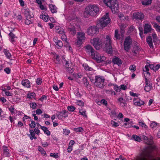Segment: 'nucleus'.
<instances>
[{
	"label": "nucleus",
	"instance_id": "nucleus-1",
	"mask_svg": "<svg viewBox=\"0 0 160 160\" xmlns=\"http://www.w3.org/2000/svg\"><path fill=\"white\" fill-rule=\"evenodd\" d=\"M99 11V8L97 6L91 4L85 8L84 15L86 17H89L90 16H94L96 15Z\"/></svg>",
	"mask_w": 160,
	"mask_h": 160
},
{
	"label": "nucleus",
	"instance_id": "nucleus-2",
	"mask_svg": "<svg viewBox=\"0 0 160 160\" xmlns=\"http://www.w3.org/2000/svg\"><path fill=\"white\" fill-rule=\"evenodd\" d=\"M104 3L112 10L113 13L118 12V4L117 0H103Z\"/></svg>",
	"mask_w": 160,
	"mask_h": 160
},
{
	"label": "nucleus",
	"instance_id": "nucleus-3",
	"mask_svg": "<svg viewBox=\"0 0 160 160\" xmlns=\"http://www.w3.org/2000/svg\"><path fill=\"white\" fill-rule=\"evenodd\" d=\"M110 18L108 17V13H107L97 22V27L102 29L110 22Z\"/></svg>",
	"mask_w": 160,
	"mask_h": 160
},
{
	"label": "nucleus",
	"instance_id": "nucleus-4",
	"mask_svg": "<svg viewBox=\"0 0 160 160\" xmlns=\"http://www.w3.org/2000/svg\"><path fill=\"white\" fill-rule=\"evenodd\" d=\"M93 59L95 60L98 63H100L105 61L106 57L103 56H101L96 51H94L91 55Z\"/></svg>",
	"mask_w": 160,
	"mask_h": 160
},
{
	"label": "nucleus",
	"instance_id": "nucleus-5",
	"mask_svg": "<svg viewBox=\"0 0 160 160\" xmlns=\"http://www.w3.org/2000/svg\"><path fill=\"white\" fill-rule=\"evenodd\" d=\"M132 43V38L130 36L127 37L124 42V48L126 52H128L131 48V45Z\"/></svg>",
	"mask_w": 160,
	"mask_h": 160
},
{
	"label": "nucleus",
	"instance_id": "nucleus-6",
	"mask_svg": "<svg viewBox=\"0 0 160 160\" xmlns=\"http://www.w3.org/2000/svg\"><path fill=\"white\" fill-rule=\"evenodd\" d=\"M106 39L105 43L106 51L108 54H112V50L110 37L108 36H107Z\"/></svg>",
	"mask_w": 160,
	"mask_h": 160
},
{
	"label": "nucleus",
	"instance_id": "nucleus-7",
	"mask_svg": "<svg viewBox=\"0 0 160 160\" xmlns=\"http://www.w3.org/2000/svg\"><path fill=\"white\" fill-rule=\"evenodd\" d=\"M150 156V152L147 150H145L137 157L134 160H148L147 158Z\"/></svg>",
	"mask_w": 160,
	"mask_h": 160
},
{
	"label": "nucleus",
	"instance_id": "nucleus-8",
	"mask_svg": "<svg viewBox=\"0 0 160 160\" xmlns=\"http://www.w3.org/2000/svg\"><path fill=\"white\" fill-rule=\"evenodd\" d=\"M104 79L99 76H95V82L94 84L99 88H104L103 85Z\"/></svg>",
	"mask_w": 160,
	"mask_h": 160
},
{
	"label": "nucleus",
	"instance_id": "nucleus-9",
	"mask_svg": "<svg viewBox=\"0 0 160 160\" xmlns=\"http://www.w3.org/2000/svg\"><path fill=\"white\" fill-rule=\"evenodd\" d=\"M91 42L97 50H99L102 48V42L98 38H94L91 40Z\"/></svg>",
	"mask_w": 160,
	"mask_h": 160
},
{
	"label": "nucleus",
	"instance_id": "nucleus-10",
	"mask_svg": "<svg viewBox=\"0 0 160 160\" xmlns=\"http://www.w3.org/2000/svg\"><path fill=\"white\" fill-rule=\"evenodd\" d=\"M98 32V29L96 27L91 26L88 29L87 32L89 35H92L97 33Z\"/></svg>",
	"mask_w": 160,
	"mask_h": 160
},
{
	"label": "nucleus",
	"instance_id": "nucleus-11",
	"mask_svg": "<svg viewBox=\"0 0 160 160\" xmlns=\"http://www.w3.org/2000/svg\"><path fill=\"white\" fill-rule=\"evenodd\" d=\"M78 39L77 43V44H81L83 40H84L85 38V33L83 32H78Z\"/></svg>",
	"mask_w": 160,
	"mask_h": 160
},
{
	"label": "nucleus",
	"instance_id": "nucleus-12",
	"mask_svg": "<svg viewBox=\"0 0 160 160\" xmlns=\"http://www.w3.org/2000/svg\"><path fill=\"white\" fill-rule=\"evenodd\" d=\"M53 41L56 44V47L58 49H61L63 46V44L62 41L58 40L57 37H55L53 38Z\"/></svg>",
	"mask_w": 160,
	"mask_h": 160
},
{
	"label": "nucleus",
	"instance_id": "nucleus-13",
	"mask_svg": "<svg viewBox=\"0 0 160 160\" xmlns=\"http://www.w3.org/2000/svg\"><path fill=\"white\" fill-rule=\"evenodd\" d=\"M133 17L136 19L142 20L144 18V15L142 12H138L133 13Z\"/></svg>",
	"mask_w": 160,
	"mask_h": 160
},
{
	"label": "nucleus",
	"instance_id": "nucleus-14",
	"mask_svg": "<svg viewBox=\"0 0 160 160\" xmlns=\"http://www.w3.org/2000/svg\"><path fill=\"white\" fill-rule=\"evenodd\" d=\"M68 112L66 110H63L60 112H58L57 114H56L57 117L58 118L60 119L62 118V117L65 118L68 116Z\"/></svg>",
	"mask_w": 160,
	"mask_h": 160
},
{
	"label": "nucleus",
	"instance_id": "nucleus-15",
	"mask_svg": "<svg viewBox=\"0 0 160 160\" xmlns=\"http://www.w3.org/2000/svg\"><path fill=\"white\" fill-rule=\"evenodd\" d=\"M68 30L69 33L72 35H75L76 33V31L75 29V27L73 24L71 23H70L68 27Z\"/></svg>",
	"mask_w": 160,
	"mask_h": 160
},
{
	"label": "nucleus",
	"instance_id": "nucleus-16",
	"mask_svg": "<svg viewBox=\"0 0 160 160\" xmlns=\"http://www.w3.org/2000/svg\"><path fill=\"white\" fill-rule=\"evenodd\" d=\"M134 105L136 106H141L144 104V102L139 98H137L133 100Z\"/></svg>",
	"mask_w": 160,
	"mask_h": 160
},
{
	"label": "nucleus",
	"instance_id": "nucleus-17",
	"mask_svg": "<svg viewBox=\"0 0 160 160\" xmlns=\"http://www.w3.org/2000/svg\"><path fill=\"white\" fill-rule=\"evenodd\" d=\"M85 51L87 53L91 55L93 53V52L95 51L93 48L90 45H88L84 47Z\"/></svg>",
	"mask_w": 160,
	"mask_h": 160
},
{
	"label": "nucleus",
	"instance_id": "nucleus-18",
	"mask_svg": "<svg viewBox=\"0 0 160 160\" xmlns=\"http://www.w3.org/2000/svg\"><path fill=\"white\" fill-rule=\"evenodd\" d=\"M3 155L5 157H9L10 156V152L7 147L4 146L2 147Z\"/></svg>",
	"mask_w": 160,
	"mask_h": 160
},
{
	"label": "nucleus",
	"instance_id": "nucleus-19",
	"mask_svg": "<svg viewBox=\"0 0 160 160\" xmlns=\"http://www.w3.org/2000/svg\"><path fill=\"white\" fill-rule=\"evenodd\" d=\"M112 61L114 64H117L119 66H120L122 63L121 60L116 56L114 57Z\"/></svg>",
	"mask_w": 160,
	"mask_h": 160
},
{
	"label": "nucleus",
	"instance_id": "nucleus-20",
	"mask_svg": "<svg viewBox=\"0 0 160 160\" xmlns=\"http://www.w3.org/2000/svg\"><path fill=\"white\" fill-rule=\"evenodd\" d=\"M144 34H147L151 32L152 30L151 25L148 24H146L144 26Z\"/></svg>",
	"mask_w": 160,
	"mask_h": 160
},
{
	"label": "nucleus",
	"instance_id": "nucleus-21",
	"mask_svg": "<svg viewBox=\"0 0 160 160\" xmlns=\"http://www.w3.org/2000/svg\"><path fill=\"white\" fill-rule=\"evenodd\" d=\"M127 25L124 23L122 24L121 25H119L121 35L122 38L124 36L123 34L125 33V28L127 27Z\"/></svg>",
	"mask_w": 160,
	"mask_h": 160
},
{
	"label": "nucleus",
	"instance_id": "nucleus-22",
	"mask_svg": "<svg viewBox=\"0 0 160 160\" xmlns=\"http://www.w3.org/2000/svg\"><path fill=\"white\" fill-rule=\"evenodd\" d=\"M24 13L27 18L31 19L33 17V14H30V12L28 9H26L24 10Z\"/></svg>",
	"mask_w": 160,
	"mask_h": 160
},
{
	"label": "nucleus",
	"instance_id": "nucleus-23",
	"mask_svg": "<svg viewBox=\"0 0 160 160\" xmlns=\"http://www.w3.org/2000/svg\"><path fill=\"white\" fill-rule=\"evenodd\" d=\"M22 85L27 88L30 87V82L28 79L23 80L22 81Z\"/></svg>",
	"mask_w": 160,
	"mask_h": 160
},
{
	"label": "nucleus",
	"instance_id": "nucleus-24",
	"mask_svg": "<svg viewBox=\"0 0 160 160\" xmlns=\"http://www.w3.org/2000/svg\"><path fill=\"white\" fill-rule=\"evenodd\" d=\"M146 41L150 48H153V46L152 37L151 36L148 37L147 38Z\"/></svg>",
	"mask_w": 160,
	"mask_h": 160
},
{
	"label": "nucleus",
	"instance_id": "nucleus-25",
	"mask_svg": "<svg viewBox=\"0 0 160 160\" xmlns=\"http://www.w3.org/2000/svg\"><path fill=\"white\" fill-rule=\"evenodd\" d=\"M34 132V131L32 129L30 130L29 131L30 134L28 135V136L31 140H32L33 139H36L37 138V137H35V134Z\"/></svg>",
	"mask_w": 160,
	"mask_h": 160
},
{
	"label": "nucleus",
	"instance_id": "nucleus-26",
	"mask_svg": "<svg viewBox=\"0 0 160 160\" xmlns=\"http://www.w3.org/2000/svg\"><path fill=\"white\" fill-rule=\"evenodd\" d=\"M56 32L59 34H62L63 33L64 31L63 29L58 26H56Z\"/></svg>",
	"mask_w": 160,
	"mask_h": 160
},
{
	"label": "nucleus",
	"instance_id": "nucleus-27",
	"mask_svg": "<svg viewBox=\"0 0 160 160\" xmlns=\"http://www.w3.org/2000/svg\"><path fill=\"white\" fill-rule=\"evenodd\" d=\"M40 126L41 128L44 131V132L48 136H49L50 135V132L47 127L41 125H40Z\"/></svg>",
	"mask_w": 160,
	"mask_h": 160
},
{
	"label": "nucleus",
	"instance_id": "nucleus-28",
	"mask_svg": "<svg viewBox=\"0 0 160 160\" xmlns=\"http://www.w3.org/2000/svg\"><path fill=\"white\" fill-rule=\"evenodd\" d=\"M49 8L52 13H54L57 12V7L54 5L50 4L49 5Z\"/></svg>",
	"mask_w": 160,
	"mask_h": 160
},
{
	"label": "nucleus",
	"instance_id": "nucleus-29",
	"mask_svg": "<svg viewBox=\"0 0 160 160\" xmlns=\"http://www.w3.org/2000/svg\"><path fill=\"white\" fill-rule=\"evenodd\" d=\"M118 30H115V35L114 37L116 39H120L122 37L121 35H120L118 33Z\"/></svg>",
	"mask_w": 160,
	"mask_h": 160
},
{
	"label": "nucleus",
	"instance_id": "nucleus-30",
	"mask_svg": "<svg viewBox=\"0 0 160 160\" xmlns=\"http://www.w3.org/2000/svg\"><path fill=\"white\" fill-rule=\"evenodd\" d=\"M4 54L8 58L10 59L11 57L10 53L7 49H4L3 51Z\"/></svg>",
	"mask_w": 160,
	"mask_h": 160
},
{
	"label": "nucleus",
	"instance_id": "nucleus-31",
	"mask_svg": "<svg viewBox=\"0 0 160 160\" xmlns=\"http://www.w3.org/2000/svg\"><path fill=\"white\" fill-rule=\"evenodd\" d=\"M139 49L140 48H139L137 43L136 42H134L132 50L138 51Z\"/></svg>",
	"mask_w": 160,
	"mask_h": 160
},
{
	"label": "nucleus",
	"instance_id": "nucleus-32",
	"mask_svg": "<svg viewBox=\"0 0 160 160\" xmlns=\"http://www.w3.org/2000/svg\"><path fill=\"white\" fill-rule=\"evenodd\" d=\"M84 69L87 71H92L93 70V69L91 67H89L87 64H85L83 65Z\"/></svg>",
	"mask_w": 160,
	"mask_h": 160
},
{
	"label": "nucleus",
	"instance_id": "nucleus-33",
	"mask_svg": "<svg viewBox=\"0 0 160 160\" xmlns=\"http://www.w3.org/2000/svg\"><path fill=\"white\" fill-rule=\"evenodd\" d=\"M152 84L150 85H145L144 87V90L146 92H148L150 91L152 88Z\"/></svg>",
	"mask_w": 160,
	"mask_h": 160
},
{
	"label": "nucleus",
	"instance_id": "nucleus-34",
	"mask_svg": "<svg viewBox=\"0 0 160 160\" xmlns=\"http://www.w3.org/2000/svg\"><path fill=\"white\" fill-rule=\"evenodd\" d=\"M152 3V0H146L142 2V4L143 5H148Z\"/></svg>",
	"mask_w": 160,
	"mask_h": 160
},
{
	"label": "nucleus",
	"instance_id": "nucleus-35",
	"mask_svg": "<svg viewBox=\"0 0 160 160\" xmlns=\"http://www.w3.org/2000/svg\"><path fill=\"white\" fill-rule=\"evenodd\" d=\"M132 138L135 141L139 142H140L141 140V138L139 136L136 135H133Z\"/></svg>",
	"mask_w": 160,
	"mask_h": 160
},
{
	"label": "nucleus",
	"instance_id": "nucleus-36",
	"mask_svg": "<svg viewBox=\"0 0 160 160\" xmlns=\"http://www.w3.org/2000/svg\"><path fill=\"white\" fill-rule=\"evenodd\" d=\"M66 70L67 72L70 74L73 73L74 69L73 68L67 67Z\"/></svg>",
	"mask_w": 160,
	"mask_h": 160
},
{
	"label": "nucleus",
	"instance_id": "nucleus-37",
	"mask_svg": "<svg viewBox=\"0 0 160 160\" xmlns=\"http://www.w3.org/2000/svg\"><path fill=\"white\" fill-rule=\"evenodd\" d=\"M118 101L120 102L121 104H123V105L125 106V104H126V103L125 102V100H124L123 98H119L118 99Z\"/></svg>",
	"mask_w": 160,
	"mask_h": 160
},
{
	"label": "nucleus",
	"instance_id": "nucleus-38",
	"mask_svg": "<svg viewBox=\"0 0 160 160\" xmlns=\"http://www.w3.org/2000/svg\"><path fill=\"white\" fill-rule=\"evenodd\" d=\"M68 110L70 112H73L75 109V108L72 106H68L67 107Z\"/></svg>",
	"mask_w": 160,
	"mask_h": 160
},
{
	"label": "nucleus",
	"instance_id": "nucleus-39",
	"mask_svg": "<svg viewBox=\"0 0 160 160\" xmlns=\"http://www.w3.org/2000/svg\"><path fill=\"white\" fill-rule=\"evenodd\" d=\"M136 67L134 65H131L129 67V69L132 72H133L136 70Z\"/></svg>",
	"mask_w": 160,
	"mask_h": 160
},
{
	"label": "nucleus",
	"instance_id": "nucleus-40",
	"mask_svg": "<svg viewBox=\"0 0 160 160\" xmlns=\"http://www.w3.org/2000/svg\"><path fill=\"white\" fill-rule=\"evenodd\" d=\"M9 35L11 38V42H13L14 40L13 39L15 38V35L12 32H10Z\"/></svg>",
	"mask_w": 160,
	"mask_h": 160
},
{
	"label": "nucleus",
	"instance_id": "nucleus-41",
	"mask_svg": "<svg viewBox=\"0 0 160 160\" xmlns=\"http://www.w3.org/2000/svg\"><path fill=\"white\" fill-rule=\"evenodd\" d=\"M38 151H39L40 152H41V153L42 154H46V152L45 151H44V149L41 147H40V146L38 147Z\"/></svg>",
	"mask_w": 160,
	"mask_h": 160
},
{
	"label": "nucleus",
	"instance_id": "nucleus-42",
	"mask_svg": "<svg viewBox=\"0 0 160 160\" xmlns=\"http://www.w3.org/2000/svg\"><path fill=\"white\" fill-rule=\"evenodd\" d=\"M111 123L112 124L113 127H116L119 126L118 123L117 122L113 120L111 121Z\"/></svg>",
	"mask_w": 160,
	"mask_h": 160
},
{
	"label": "nucleus",
	"instance_id": "nucleus-43",
	"mask_svg": "<svg viewBox=\"0 0 160 160\" xmlns=\"http://www.w3.org/2000/svg\"><path fill=\"white\" fill-rule=\"evenodd\" d=\"M74 130L76 132H82L83 131V128L81 127L75 128Z\"/></svg>",
	"mask_w": 160,
	"mask_h": 160
},
{
	"label": "nucleus",
	"instance_id": "nucleus-44",
	"mask_svg": "<svg viewBox=\"0 0 160 160\" xmlns=\"http://www.w3.org/2000/svg\"><path fill=\"white\" fill-rule=\"evenodd\" d=\"M30 107L33 109H35L37 106V104L35 102L31 103H30Z\"/></svg>",
	"mask_w": 160,
	"mask_h": 160
},
{
	"label": "nucleus",
	"instance_id": "nucleus-45",
	"mask_svg": "<svg viewBox=\"0 0 160 160\" xmlns=\"http://www.w3.org/2000/svg\"><path fill=\"white\" fill-rule=\"evenodd\" d=\"M139 125L142 127H143L144 128H147L148 127L147 125L143 122H139Z\"/></svg>",
	"mask_w": 160,
	"mask_h": 160
},
{
	"label": "nucleus",
	"instance_id": "nucleus-46",
	"mask_svg": "<svg viewBox=\"0 0 160 160\" xmlns=\"http://www.w3.org/2000/svg\"><path fill=\"white\" fill-rule=\"evenodd\" d=\"M70 131L69 130L64 129L63 133L66 135H68L70 133Z\"/></svg>",
	"mask_w": 160,
	"mask_h": 160
},
{
	"label": "nucleus",
	"instance_id": "nucleus-47",
	"mask_svg": "<svg viewBox=\"0 0 160 160\" xmlns=\"http://www.w3.org/2000/svg\"><path fill=\"white\" fill-rule=\"evenodd\" d=\"M149 66L148 65H146L145 67V71H144H144H146L147 72V74H148L149 75V76H150V73L148 72L149 71V69L148 68Z\"/></svg>",
	"mask_w": 160,
	"mask_h": 160
},
{
	"label": "nucleus",
	"instance_id": "nucleus-48",
	"mask_svg": "<svg viewBox=\"0 0 160 160\" xmlns=\"http://www.w3.org/2000/svg\"><path fill=\"white\" fill-rule=\"evenodd\" d=\"M158 124L156 122H153L150 125V127L152 128L156 127Z\"/></svg>",
	"mask_w": 160,
	"mask_h": 160
},
{
	"label": "nucleus",
	"instance_id": "nucleus-49",
	"mask_svg": "<svg viewBox=\"0 0 160 160\" xmlns=\"http://www.w3.org/2000/svg\"><path fill=\"white\" fill-rule=\"evenodd\" d=\"M145 85H150L152 84V83H150V81L147 79L146 77H145Z\"/></svg>",
	"mask_w": 160,
	"mask_h": 160
},
{
	"label": "nucleus",
	"instance_id": "nucleus-50",
	"mask_svg": "<svg viewBox=\"0 0 160 160\" xmlns=\"http://www.w3.org/2000/svg\"><path fill=\"white\" fill-rule=\"evenodd\" d=\"M30 127L32 128H34L36 126L35 122L34 121H32L31 123L29 124Z\"/></svg>",
	"mask_w": 160,
	"mask_h": 160
},
{
	"label": "nucleus",
	"instance_id": "nucleus-51",
	"mask_svg": "<svg viewBox=\"0 0 160 160\" xmlns=\"http://www.w3.org/2000/svg\"><path fill=\"white\" fill-rule=\"evenodd\" d=\"M30 19H28L26 18V19L25 21V24L27 25H28L32 23V22L31 20H30Z\"/></svg>",
	"mask_w": 160,
	"mask_h": 160
},
{
	"label": "nucleus",
	"instance_id": "nucleus-52",
	"mask_svg": "<svg viewBox=\"0 0 160 160\" xmlns=\"http://www.w3.org/2000/svg\"><path fill=\"white\" fill-rule=\"evenodd\" d=\"M114 89L117 92H120L121 90L120 88H119L117 85H114Z\"/></svg>",
	"mask_w": 160,
	"mask_h": 160
},
{
	"label": "nucleus",
	"instance_id": "nucleus-53",
	"mask_svg": "<svg viewBox=\"0 0 160 160\" xmlns=\"http://www.w3.org/2000/svg\"><path fill=\"white\" fill-rule=\"evenodd\" d=\"M118 17L121 20H124L125 19V17L123 14L122 13H120L118 14Z\"/></svg>",
	"mask_w": 160,
	"mask_h": 160
},
{
	"label": "nucleus",
	"instance_id": "nucleus-54",
	"mask_svg": "<svg viewBox=\"0 0 160 160\" xmlns=\"http://www.w3.org/2000/svg\"><path fill=\"white\" fill-rule=\"evenodd\" d=\"M50 156L56 158H58V153H51L50 154Z\"/></svg>",
	"mask_w": 160,
	"mask_h": 160
},
{
	"label": "nucleus",
	"instance_id": "nucleus-55",
	"mask_svg": "<svg viewBox=\"0 0 160 160\" xmlns=\"http://www.w3.org/2000/svg\"><path fill=\"white\" fill-rule=\"evenodd\" d=\"M77 104L80 106H84V102L81 100L78 101L77 102Z\"/></svg>",
	"mask_w": 160,
	"mask_h": 160
},
{
	"label": "nucleus",
	"instance_id": "nucleus-56",
	"mask_svg": "<svg viewBox=\"0 0 160 160\" xmlns=\"http://www.w3.org/2000/svg\"><path fill=\"white\" fill-rule=\"evenodd\" d=\"M145 143L148 145H152L153 143V141L152 139H148L145 142Z\"/></svg>",
	"mask_w": 160,
	"mask_h": 160
},
{
	"label": "nucleus",
	"instance_id": "nucleus-57",
	"mask_svg": "<svg viewBox=\"0 0 160 160\" xmlns=\"http://www.w3.org/2000/svg\"><path fill=\"white\" fill-rule=\"evenodd\" d=\"M154 27L155 28L156 30L160 32V26L158 25L157 24H155L154 25Z\"/></svg>",
	"mask_w": 160,
	"mask_h": 160
},
{
	"label": "nucleus",
	"instance_id": "nucleus-58",
	"mask_svg": "<svg viewBox=\"0 0 160 160\" xmlns=\"http://www.w3.org/2000/svg\"><path fill=\"white\" fill-rule=\"evenodd\" d=\"M105 92L107 94H112L113 93L112 90H104Z\"/></svg>",
	"mask_w": 160,
	"mask_h": 160
},
{
	"label": "nucleus",
	"instance_id": "nucleus-59",
	"mask_svg": "<svg viewBox=\"0 0 160 160\" xmlns=\"http://www.w3.org/2000/svg\"><path fill=\"white\" fill-rule=\"evenodd\" d=\"M49 17L48 15H47V16L44 15L42 20L45 22H47L48 21Z\"/></svg>",
	"mask_w": 160,
	"mask_h": 160
},
{
	"label": "nucleus",
	"instance_id": "nucleus-60",
	"mask_svg": "<svg viewBox=\"0 0 160 160\" xmlns=\"http://www.w3.org/2000/svg\"><path fill=\"white\" fill-rule=\"evenodd\" d=\"M135 29V28L132 26H130L128 30V32L129 33L131 32H132L134 31Z\"/></svg>",
	"mask_w": 160,
	"mask_h": 160
},
{
	"label": "nucleus",
	"instance_id": "nucleus-61",
	"mask_svg": "<svg viewBox=\"0 0 160 160\" xmlns=\"http://www.w3.org/2000/svg\"><path fill=\"white\" fill-rule=\"evenodd\" d=\"M36 83L38 85L41 84L42 82V79L40 78H38L36 81Z\"/></svg>",
	"mask_w": 160,
	"mask_h": 160
},
{
	"label": "nucleus",
	"instance_id": "nucleus-62",
	"mask_svg": "<svg viewBox=\"0 0 160 160\" xmlns=\"http://www.w3.org/2000/svg\"><path fill=\"white\" fill-rule=\"evenodd\" d=\"M36 114L38 115H40L42 113V111L39 109H37L36 111Z\"/></svg>",
	"mask_w": 160,
	"mask_h": 160
},
{
	"label": "nucleus",
	"instance_id": "nucleus-63",
	"mask_svg": "<svg viewBox=\"0 0 160 160\" xmlns=\"http://www.w3.org/2000/svg\"><path fill=\"white\" fill-rule=\"evenodd\" d=\"M39 8L42 10L45 11H46L47 10V8L46 7H44L42 4L39 5Z\"/></svg>",
	"mask_w": 160,
	"mask_h": 160
},
{
	"label": "nucleus",
	"instance_id": "nucleus-64",
	"mask_svg": "<svg viewBox=\"0 0 160 160\" xmlns=\"http://www.w3.org/2000/svg\"><path fill=\"white\" fill-rule=\"evenodd\" d=\"M5 72L8 74H9L10 72V69L9 68H6L4 69Z\"/></svg>",
	"mask_w": 160,
	"mask_h": 160
}]
</instances>
